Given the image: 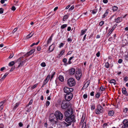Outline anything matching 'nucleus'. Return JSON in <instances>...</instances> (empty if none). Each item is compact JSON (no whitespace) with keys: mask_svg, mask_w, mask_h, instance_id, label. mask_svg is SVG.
<instances>
[{"mask_svg":"<svg viewBox=\"0 0 128 128\" xmlns=\"http://www.w3.org/2000/svg\"><path fill=\"white\" fill-rule=\"evenodd\" d=\"M41 48L40 46H38L37 48V50L38 51H40V50Z\"/></svg>","mask_w":128,"mask_h":128,"instance_id":"13d9d810","label":"nucleus"},{"mask_svg":"<svg viewBox=\"0 0 128 128\" xmlns=\"http://www.w3.org/2000/svg\"><path fill=\"white\" fill-rule=\"evenodd\" d=\"M50 74H48V75L43 82L44 85H45L48 82L50 78Z\"/></svg>","mask_w":128,"mask_h":128,"instance_id":"ddd939ff","label":"nucleus"},{"mask_svg":"<svg viewBox=\"0 0 128 128\" xmlns=\"http://www.w3.org/2000/svg\"><path fill=\"white\" fill-rule=\"evenodd\" d=\"M114 114V112L113 110H111L109 111L108 114L110 116H112Z\"/></svg>","mask_w":128,"mask_h":128,"instance_id":"a211bd4d","label":"nucleus"},{"mask_svg":"<svg viewBox=\"0 0 128 128\" xmlns=\"http://www.w3.org/2000/svg\"><path fill=\"white\" fill-rule=\"evenodd\" d=\"M89 85V82H87L84 85L83 87H85L87 88Z\"/></svg>","mask_w":128,"mask_h":128,"instance_id":"e433bc0d","label":"nucleus"},{"mask_svg":"<svg viewBox=\"0 0 128 128\" xmlns=\"http://www.w3.org/2000/svg\"><path fill=\"white\" fill-rule=\"evenodd\" d=\"M74 8V6H72L69 9V10H73Z\"/></svg>","mask_w":128,"mask_h":128,"instance_id":"8fccbe9b","label":"nucleus"},{"mask_svg":"<svg viewBox=\"0 0 128 128\" xmlns=\"http://www.w3.org/2000/svg\"><path fill=\"white\" fill-rule=\"evenodd\" d=\"M128 110L127 108H125L124 110V112L125 113H126L128 111Z\"/></svg>","mask_w":128,"mask_h":128,"instance_id":"4d7b16f0","label":"nucleus"},{"mask_svg":"<svg viewBox=\"0 0 128 128\" xmlns=\"http://www.w3.org/2000/svg\"><path fill=\"white\" fill-rule=\"evenodd\" d=\"M95 112L97 114L100 113L102 114L104 112L103 108L100 104L96 106V108L95 110Z\"/></svg>","mask_w":128,"mask_h":128,"instance_id":"f03ea898","label":"nucleus"},{"mask_svg":"<svg viewBox=\"0 0 128 128\" xmlns=\"http://www.w3.org/2000/svg\"><path fill=\"white\" fill-rule=\"evenodd\" d=\"M67 84L70 86L71 87L74 86L76 84V82L74 79L70 78L68 79L67 80Z\"/></svg>","mask_w":128,"mask_h":128,"instance_id":"7ed1b4c3","label":"nucleus"},{"mask_svg":"<svg viewBox=\"0 0 128 128\" xmlns=\"http://www.w3.org/2000/svg\"><path fill=\"white\" fill-rule=\"evenodd\" d=\"M52 40V37L50 36L48 39V41H47V45L46 46L48 45V44L50 43Z\"/></svg>","mask_w":128,"mask_h":128,"instance_id":"a878e982","label":"nucleus"},{"mask_svg":"<svg viewBox=\"0 0 128 128\" xmlns=\"http://www.w3.org/2000/svg\"><path fill=\"white\" fill-rule=\"evenodd\" d=\"M40 65L43 67H44L46 66V64L45 62H42L40 64Z\"/></svg>","mask_w":128,"mask_h":128,"instance_id":"c03bdc74","label":"nucleus"},{"mask_svg":"<svg viewBox=\"0 0 128 128\" xmlns=\"http://www.w3.org/2000/svg\"><path fill=\"white\" fill-rule=\"evenodd\" d=\"M74 118L73 117H66L65 120L68 123L71 124V123L74 122Z\"/></svg>","mask_w":128,"mask_h":128,"instance_id":"9d476101","label":"nucleus"},{"mask_svg":"<svg viewBox=\"0 0 128 128\" xmlns=\"http://www.w3.org/2000/svg\"><path fill=\"white\" fill-rule=\"evenodd\" d=\"M100 96V95L99 94L97 93L96 95V96L97 98H99Z\"/></svg>","mask_w":128,"mask_h":128,"instance_id":"69168bd1","label":"nucleus"},{"mask_svg":"<svg viewBox=\"0 0 128 128\" xmlns=\"http://www.w3.org/2000/svg\"><path fill=\"white\" fill-rule=\"evenodd\" d=\"M73 97L72 94L71 93L66 94L65 96V99L66 101H69Z\"/></svg>","mask_w":128,"mask_h":128,"instance_id":"0eeeda50","label":"nucleus"},{"mask_svg":"<svg viewBox=\"0 0 128 128\" xmlns=\"http://www.w3.org/2000/svg\"><path fill=\"white\" fill-rule=\"evenodd\" d=\"M14 68H15V67H12V68L10 70V72L12 71L14 69Z\"/></svg>","mask_w":128,"mask_h":128,"instance_id":"338daca9","label":"nucleus"},{"mask_svg":"<svg viewBox=\"0 0 128 128\" xmlns=\"http://www.w3.org/2000/svg\"><path fill=\"white\" fill-rule=\"evenodd\" d=\"M67 40L68 42H71L72 41V39L71 38H69L67 39Z\"/></svg>","mask_w":128,"mask_h":128,"instance_id":"09e8293b","label":"nucleus"},{"mask_svg":"<svg viewBox=\"0 0 128 128\" xmlns=\"http://www.w3.org/2000/svg\"><path fill=\"white\" fill-rule=\"evenodd\" d=\"M115 28V27H114V26H113L112 29L110 31V32H109V33H110V34L114 29Z\"/></svg>","mask_w":128,"mask_h":128,"instance_id":"49530a36","label":"nucleus"},{"mask_svg":"<svg viewBox=\"0 0 128 128\" xmlns=\"http://www.w3.org/2000/svg\"><path fill=\"white\" fill-rule=\"evenodd\" d=\"M4 126L2 124H0V128H4Z\"/></svg>","mask_w":128,"mask_h":128,"instance_id":"0e129e2a","label":"nucleus"},{"mask_svg":"<svg viewBox=\"0 0 128 128\" xmlns=\"http://www.w3.org/2000/svg\"><path fill=\"white\" fill-rule=\"evenodd\" d=\"M54 114L56 116L58 120H61L63 118V115L59 111H56L55 113Z\"/></svg>","mask_w":128,"mask_h":128,"instance_id":"39448f33","label":"nucleus"},{"mask_svg":"<svg viewBox=\"0 0 128 128\" xmlns=\"http://www.w3.org/2000/svg\"><path fill=\"white\" fill-rule=\"evenodd\" d=\"M116 81L114 79H112L110 81V83H113L114 85H115Z\"/></svg>","mask_w":128,"mask_h":128,"instance_id":"c85d7f7f","label":"nucleus"},{"mask_svg":"<svg viewBox=\"0 0 128 128\" xmlns=\"http://www.w3.org/2000/svg\"><path fill=\"white\" fill-rule=\"evenodd\" d=\"M86 126V122H84L82 124V128H85Z\"/></svg>","mask_w":128,"mask_h":128,"instance_id":"de8ad7c7","label":"nucleus"},{"mask_svg":"<svg viewBox=\"0 0 128 128\" xmlns=\"http://www.w3.org/2000/svg\"><path fill=\"white\" fill-rule=\"evenodd\" d=\"M108 0H103V2L105 4H106L108 2Z\"/></svg>","mask_w":128,"mask_h":128,"instance_id":"680f3d73","label":"nucleus"},{"mask_svg":"<svg viewBox=\"0 0 128 128\" xmlns=\"http://www.w3.org/2000/svg\"><path fill=\"white\" fill-rule=\"evenodd\" d=\"M83 98L84 99H86L87 98L88 95L87 94H84L83 96Z\"/></svg>","mask_w":128,"mask_h":128,"instance_id":"3c124183","label":"nucleus"},{"mask_svg":"<svg viewBox=\"0 0 128 128\" xmlns=\"http://www.w3.org/2000/svg\"><path fill=\"white\" fill-rule=\"evenodd\" d=\"M9 74V73L8 72H6L5 73V74L1 78V80L2 79L3 80Z\"/></svg>","mask_w":128,"mask_h":128,"instance_id":"7c9ffc66","label":"nucleus"},{"mask_svg":"<svg viewBox=\"0 0 128 128\" xmlns=\"http://www.w3.org/2000/svg\"><path fill=\"white\" fill-rule=\"evenodd\" d=\"M87 30V29H84V30H82L81 31V35H82L84 34L85 32H86Z\"/></svg>","mask_w":128,"mask_h":128,"instance_id":"5701e85b","label":"nucleus"},{"mask_svg":"<svg viewBox=\"0 0 128 128\" xmlns=\"http://www.w3.org/2000/svg\"><path fill=\"white\" fill-rule=\"evenodd\" d=\"M105 88H104V86H102L100 88V90H101V91H102L104 90H105Z\"/></svg>","mask_w":128,"mask_h":128,"instance_id":"ea45409f","label":"nucleus"},{"mask_svg":"<svg viewBox=\"0 0 128 128\" xmlns=\"http://www.w3.org/2000/svg\"><path fill=\"white\" fill-rule=\"evenodd\" d=\"M55 74V72H52L51 73V77L50 78V81L53 78L54 75Z\"/></svg>","mask_w":128,"mask_h":128,"instance_id":"aec40b11","label":"nucleus"},{"mask_svg":"<svg viewBox=\"0 0 128 128\" xmlns=\"http://www.w3.org/2000/svg\"><path fill=\"white\" fill-rule=\"evenodd\" d=\"M67 60L66 58H64L62 60V61L65 66H67L68 65V63L67 62Z\"/></svg>","mask_w":128,"mask_h":128,"instance_id":"4be33fe9","label":"nucleus"},{"mask_svg":"<svg viewBox=\"0 0 128 128\" xmlns=\"http://www.w3.org/2000/svg\"><path fill=\"white\" fill-rule=\"evenodd\" d=\"M73 114V110H68L64 112V115L66 117H72Z\"/></svg>","mask_w":128,"mask_h":128,"instance_id":"423d86ee","label":"nucleus"},{"mask_svg":"<svg viewBox=\"0 0 128 128\" xmlns=\"http://www.w3.org/2000/svg\"><path fill=\"white\" fill-rule=\"evenodd\" d=\"M67 26V24H64L61 26V28L62 29H63L65 28Z\"/></svg>","mask_w":128,"mask_h":128,"instance_id":"72a5a7b5","label":"nucleus"},{"mask_svg":"<svg viewBox=\"0 0 128 128\" xmlns=\"http://www.w3.org/2000/svg\"><path fill=\"white\" fill-rule=\"evenodd\" d=\"M3 9L2 8H0V14H2L3 12Z\"/></svg>","mask_w":128,"mask_h":128,"instance_id":"6e6d98bb","label":"nucleus"},{"mask_svg":"<svg viewBox=\"0 0 128 128\" xmlns=\"http://www.w3.org/2000/svg\"><path fill=\"white\" fill-rule=\"evenodd\" d=\"M33 102V100L32 99H31L30 100V101L29 103H28V104L26 106V107L28 106H29V105L31 104Z\"/></svg>","mask_w":128,"mask_h":128,"instance_id":"f704fd0d","label":"nucleus"},{"mask_svg":"<svg viewBox=\"0 0 128 128\" xmlns=\"http://www.w3.org/2000/svg\"><path fill=\"white\" fill-rule=\"evenodd\" d=\"M118 9V7L116 6H114L112 8V9L114 11H116Z\"/></svg>","mask_w":128,"mask_h":128,"instance_id":"c756f323","label":"nucleus"},{"mask_svg":"<svg viewBox=\"0 0 128 128\" xmlns=\"http://www.w3.org/2000/svg\"><path fill=\"white\" fill-rule=\"evenodd\" d=\"M122 93L124 94H125L126 96H128V94L127 93L126 89L125 88H122Z\"/></svg>","mask_w":128,"mask_h":128,"instance_id":"dca6fc26","label":"nucleus"},{"mask_svg":"<svg viewBox=\"0 0 128 128\" xmlns=\"http://www.w3.org/2000/svg\"><path fill=\"white\" fill-rule=\"evenodd\" d=\"M64 46V44L63 43H61L59 45V48H60L61 47L63 46Z\"/></svg>","mask_w":128,"mask_h":128,"instance_id":"052dcab7","label":"nucleus"},{"mask_svg":"<svg viewBox=\"0 0 128 128\" xmlns=\"http://www.w3.org/2000/svg\"><path fill=\"white\" fill-rule=\"evenodd\" d=\"M23 58L24 57L23 56H22L20 58L17 60V61L18 62H20L22 61V60H23Z\"/></svg>","mask_w":128,"mask_h":128,"instance_id":"2f4dec72","label":"nucleus"},{"mask_svg":"<svg viewBox=\"0 0 128 128\" xmlns=\"http://www.w3.org/2000/svg\"><path fill=\"white\" fill-rule=\"evenodd\" d=\"M68 16L66 14L65 15V16H64L63 17V21H65L66 20L68 19Z\"/></svg>","mask_w":128,"mask_h":128,"instance_id":"393cba45","label":"nucleus"},{"mask_svg":"<svg viewBox=\"0 0 128 128\" xmlns=\"http://www.w3.org/2000/svg\"><path fill=\"white\" fill-rule=\"evenodd\" d=\"M95 106L94 105L92 104L90 108L92 110H94L95 109Z\"/></svg>","mask_w":128,"mask_h":128,"instance_id":"c9c22d12","label":"nucleus"},{"mask_svg":"<svg viewBox=\"0 0 128 128\" xmlns=\"http://www.w3.org/2000/svg\"><path fill=\"white\" fill-rule=\"evenodd\" d=\"M4 102H0V106H3V104Z\"/></svg>","mask_w":128,"mask_h":128,"instance_id":"e2e57ef3","label":"nucleus"},{"mask_svg":"<svg viewBox=\"0 0 128 128\" xmlns=\"http://www.w3.org/2000/svg\"><path fill=\"white\" fill-rule=\"evenodd\" d=\"M27 60H27V59H26L23 61H22L20 62H18V67L20 68L22 67L24 64L26 62H27Z\"/></svg>","mask_w":128,"mask_h":128,"instance_id":"9b49d317","label":"nucleus"},{"mask_svg":"<svg viewBox=\"0 0 128 128\" xmlns=\"http://www.w3.org/2000/svg\"><path fill=\"white\" fill-rule=\"evenodd\" d=\"M122 59H119L118 61V62L119 64H120L122 63Z\"/></svg>","mask_w":128,"mask_h":128,"instance_id":"603ef678","label":"nucleus"},{"mask_svg":"<svg viewBox=\"0 0 128 128\" xmlns=\"http://www.w3.org/2000/svg\"><path fill=\"white\" fill-rule=\"evenodd\" d=\"M98 10L97 9H96L92 11V14H95L97 12Z\"/></svg>","mask_w":128,"mask_h":128,"instance_id":"37998d69","label":"nucleus"},{"mask_svg":"<svg viewBox=\"0 0 128 128\" xmlns=\"http://www.w3.org/2000/svg\"><path fill=\"white\" fill-rule=\"evenodd\" d=\"M105 66L106 68H108L109 67V64L107 62L105 64Z\"/></svg>","mask_w":128,"mask_h":128,"instance_id":"a18cd8bd","label":"nucleus"},{"mask_svg":"<svg viewBox=\"0 0 128 128\" xmlns=\"http://www.w3.org/2000/svg\"><path fill=\"white\" fill-rule=\"evenodd\" d=\"M76 72V70L74 68H72L69 70V74L70 75H72L74 74Z\"/></svg>","mask_w":128,"mask_h":128,"instance_id":"f8f14e48","label":"nucleus"},{"mask_svg":"<svg viewBox=\"0 0 128 128\" xmlns=\"http://www.w3.org/2000/svg\"><path fill=\"white\" fill-rule=\"evenodd\" d=\"M15 64L14 61H12L10 62L8 64V66H12L14 65Z\"/></svg>","mask_w":128,"mask_h":128,"instance_id":"cd10ccee","label":"nucleus"},{"mask_svg":"<svg viewBox=\"0 0 128 128\" xmlns=\"http://www.w3.org/2000/svg\"><path fill=\"white\" fill-rule=\"evenodd\" d=\"M50 121L53 124H56L58 122V119L56 116L53 114H51L50 116Z\"/></svg>","mask_w":128,"mask_h":128,"instance_id":"f257e3e1","label":"nucleus"},{"mask_svg":"<svg viewBox=\"0 0 128 128\" xmlns=\"http://www.w3.org/2000/svg\"><path fill=\"white\" fill-rule=\"evenodd\" d=\"M122 18H115V22L116 23H118L121 22L122 20Z\"/></svg>","mask_w":128,"mask_h":128,"instance_id":"2eb2a0df","label":"nucleus"},{"mask_svg":"<svg viewBox=\"0 0 128 128\" xmlns=\"http://www.w3.org/2000/svg\"><path fill=\"white\" fill-rule=\"evenodd\" d=\"M35 50V49H33L32 50H31L29 52H28L26 54V55L28 56H30V55L32 54Z\"/></svg>","mask_w":128,"mask_h":128,"instance_id":"4468645a","label":"nucleus"},{"mask_svg":"<svg viewBox=\"0 0 128 128\" xmlns=\"http://www.w3.org/2000/svg\"><path fill=\"white\" fill-rule=\"evenodd\" d=\"M38 84H36L33 86L31 87V88L32 89H33L34 88L38 86Z\"/></svg>","mask_w":128,"mask_h":128,"instance_id":"79ce46f5","label":"nucleus"},{"mask_svg":"<svg viewBox=\"0 0 128 128\" xmlns=\"http://www.w3.org/2000/svg\"><path fill=\"white\" fill-rule=\"evenodd\" d=\"M50 102L49 101H47L46 103V107L48 106L50 104Z\"/></svg>","mask_w":128,"mask_h":128,"instance_id":"a19ab883","label":"nucleus"},{"mask_svg":"<svg viewBox=\"0 0 128 128\" xmlns=\"http://www.w3.org/2000/svg\"><path fill=\"white\" fill-rule=\"evenodd\" d=\"M82 73L81 71L78 70L76 71L75 74V77L78 80H79L81 77Z\"/></svg>","mask_w":128,"mask_h":128,"instance_id":"6e6552de","label":"nucleus"},{"mask_svg":"<svg viewBox=\"0 0 128 128\" xmlns=\"http://www.w3.org/2000/svg\"><path fill=\"white\" fill-rule=\"evenodd\" d=\"M64 52V50H62L61 52H60V54H58V57H60L63 54Z\"/></svg>","mask_w":128,"mask_h":128,"instance_id":"bb28decb","label":"nucleus"},{"mask_svg":"<svg viewBox=\"0 0 128 128\" xmlns=\"http://www.w3.org/2000/svg\"><path fill=\"white\" fill-rule=\"evenodd\" d=\"M40 42V41L39 40L38 41L36 42V43H34L32 44L30 46V47H32L33 46H34V45H37Z\"/></svg>","mask_w":128,"mask_h":128,"instance_id":"473e14b6","label":"nucleus"},{"mask_svg":"<svg viewBox=\"0 0 128 128\" xmlns=\"http://www.w3.org/2000/svg\"><path fill=\"white\" fill-rule=\"evenodd\" d=\"M34 34H32L31 33H30V34L28 35L27 36V37L28 38H29L31 37Z\"/></svg>","mask_w":128,"mask_h":128,"instance_id":"4c0bfd02","label":"nucleus"},{"mask_svg":"<svg viewBox=\"0 0 128 128\" xmlns=\"http://www.w3.org/2000/svg\"><path fill=\"white\" fill-rule=\"evenodd\" d=\"M100 55V52H98L96 54V56L97 57H99Z\"/></svg>","mask_w":128,"mask_h":128,"instance_id":"5fc2aeb1","label":"nucleus"},{"mask_svg":"<svg viewBox=\"0 0 128 128\" xmlns=\"http://www.w3.org/2000/svg\"><path fill=\"white\" fill-rule=\"evenodd\" d=\"M108 10H107L106 11L105 13L103 15L102 18H104L108 15Z\"/></svg>","mask_w":128,"mask_h":128,"instance_id":"412c9836","label":"nucleus"},{"mask_svg":"<svg viewBox=\"0 0 128 128\" xmlns=\"http://www.w3.org/2000/svg\"><path fill=\"white\" fill-rule=\"evenodd\" d=\"M70 106V103L65 100L63 101L61 104V108L62 109L66 110Z\"/></svg>","mask_w":128,"mask_h":128,"instance_id":"20e7f679","label":"nucleus"},{"mask_svg":"<svg viewBox=\"0 0 128 128\" xmlns=\"http://www.w3.org/2000/svg\"><path fill=\"white\" fill-rule=\"evenodd\" d=\"M104 21H102L100 22L99 25L100 26H102L104 24Z\"/></svg>","mask_w":128,"mask_h":128,"instance_id":"58836bf2","label":"nucleus"},{"mask_svg":"<svg viewBox=\"0 0 128 128\" xmlns=\"http://www.w3.org/2000/svg\"><path fill=\"white\" fill-rule=\"evenodd\" d=\"M13 56H14V54H12H12H11L9 56L8 58H12L13 57Z\"/></svg>","mask_w":128,"mask_h":128,"instance_id":"774afa93","label":"nucleus"},{"mask_svg":"<svg viewBox=\"0 0 128 128\" xmlns=\"http://www.w3.org/2000/svg\"><path fill=\"white\" fill-rule=\"evenodd\" d=\"M59 80L61 82H62L64 81V78L63 76L61 75H60L58 77Z\"/></svg>","mask_w":128,"mask_h":128,"instance_id":"6ab92c4d","label":"nucleus"},{"mask_svg":"<svg viewBox=\"0 0 128 128\" xmlns=\"http://www.w3.org/2000/svg\"><path fill=\"white\" fill-rule=\"evenodd\" d=\"M123 124L124 125H125L126 127H128V121H127L126 120H124L123 121Z\"/></svg>","mask_w":128,"mask_h":128,"instance_id":"f3484780","label":"nucleus"},{"mask_svg":"<svg viewBox=\"0 0 128 128\" xmlns=\"http://www.w3.org/2000/svg\"><path fill=\"white\" fill-rule=\"evenodd\" d=\"M11 10L13 11H14L16 10V8L14 6H12V7Z\"/></svg>","mask_w":128,"mask_h":128,"instance_id":"864d4df0","label":"nucleus"},{"mask_svg":"<svg viewBox=\"0 0 128 128\" xmlns=\"http://www.w3.org/2000/svg\"><path fill=\"white\" fill-rule=\"evenodd\" d=\"M20 105V104L19 103H17L15 104V106H14L13 108V110H15L16 108Z\"/></svg>","mask_w":128,"mask_h":128,"instance_id":"b1692460","label":"nucleus"},{"mask_svg":"<svg viewBox=\"0 0 128 128\" xmlns=\"http://www.w3.org/2000/svg\"><path fill=\"white\" fill-rule=\"evenodd\" d=\"M74 89L72 88H70L67 87H65L64 88V93L67 94L70 93L73 91Z\"/></svg>","mask_w":128,"mask_h":128,"instance_id":"1a4fd4ad","label":"nucleus"},{"mask_svg":"<svg viewBox=\"0 0 128 128\" xmlns=\"http://www.w3.org/2000/svg\"><path fill=\"white\" fill-rule=\"evenodd\" d=\"M18 124H19V126L20 127H22V126L23 125V124H22V122H20Z\"/></svg>","mask_w":128,"mask_h":128,"instance_id":"bf43d9fd","label":"nucleus"}]
</instances>
